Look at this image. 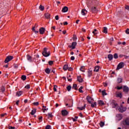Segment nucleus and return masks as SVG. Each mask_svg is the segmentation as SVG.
Instances as JSON below:
<instances>
[{
    "label": "nucleus",
    "instance_id": "obj_59",
    "mask_svg": "<svg viewBox=\"0 0 129 129\" xmlns=\"http://www.w3.org/2000/svg\"><path fill=\"white\" fill-rule=\"evenodd\" d=\"M125 8L126 10H127V11H129V6H126Z\"/></svg>",
    "mask_w": 129,
    "mask_h": 129
},
{
    "label": "nucleus",
    "instance_id": "obj_63",
    "mask_svg": "<svg viewBox=\"0 0 129 129\" xmlns=\"http://www.w3.org/2000/svg\"><path fill=\"white\" fill-rule=\"evenodd\" d=\"M19 102H20V101L19 100H18L16 103V105H19Z\"/></svg>",
    "mask_w": 129,
    "mask_h": 129
},
{
    "label": "nucleus",
    "instance_id": "obj_7",
    "mask_svg": "<svg viewBox=\"0 0 129 129\" xmlns=\"http://www.w3.org/2000/svg\"><path fill=\"white\" fill-rule=\"evenodd\" d=\"M45 29L44 27H41L39 29V33L41 35H43L45 33Z\"/></svg>",
    "mask_w": 129,
    "mask_h": 129
},
{
    "label": "nucleus",
    "instance_id": "obj_39",
    "mask_svg": "<svg viewBox=\"0 0 129 129\" xmlns=\"http://www.w3.org/2000/svg\"><path fill=\"white\" fill-rule=\"evenodd\" d=\"M100 124V126H101V127H102L103 126H104V122L103 121H101L99 123Z\"/></svg>",
    "mask_w": 129,
    "mask_h": 129
},
{
    "label": "nucleus",
    "instance_id": "obj_23",
    "mask_svg": "<svg viewBox=\"0 0 129 129\" xmlns=\"http://www.w3.org/2000/svg\"><path fill=\"white\" fill-rule=\"evenodd\" d=\"M116 96L117 97H119L120 98H121V97H122V94H121V93H118L116 94Z\"/></svg>",
    "mask_w": 129,
    "mask_h": 129
},
{
    "label": "nucleus",
    "instance_id": "obj_5",
    "mask_svg": "<svg viewBox=\"0 0 129 129\" xmlns=\"http://www.w3.org/2000/svg\"><path fill=\"white\" fill-rule=\"evenodd\" d=\"M118 110L120 112H124L126 110V107H123L122 105H121L118 109Z\"/></svg>",
    "mask_w": 129,
    "mask_h": 129
},
{
    "label": "nucleus",
    "instance_id": "obj_8",
    "mask_svg": "<svg viewBox=\"0 0 129 129\" xmlns=\"http://www.w3.org/2000/svg\"><path fill=\"white\" fill-rule=\"evenodd\" d=\"M68 111H67V110H62L61 111V114H62V115H63V116H65V115H68Z\"/></svg>",
    "mask_w": 129,
    "mask_h": 129
},
{
    "label": "nucleus",
    "instance_id": "obj_51",
    "mask_svg": "<svg viewBox=\"0 0 129 129\" xmlns=\"http://www.w3.org/2000/svg\"><path fill=\"white\" fill-rule=\"evenodd\" d=\"M39 120H40V121H42V120H43V117L42 116H40L38 118Z\"/></svg>",
    "mask_w": 129,
    "mask_h": 129
},
{
    "label": "nucleus",
    "instance_id": "obj_11",
    "mask_svg": "<svg viewBox=\"0 0 129 129\" xmlns=\"http://www.w3.org/2000/svg\"><path fill=\"white\" fill-rule=\"evenodd\" d=\"M116 117H117L118 121L121 120V119H122V115H121V114H117Z\"/></svg>",
    "mask_w": 129,
    "mask_h": 129
},
{
    "label": "nucleus",
    "instance_id": "obj_56",
    "mask_svg": "<svg viewBox=\"0 0 129 129\" xmlns=\"http://www.w3.org/2000/svg\"><path fill=\"white\" fill-rule=\"evenodd\" d=\"M71 60H75V57H74V56H71Z\"/></svg>",
    "mask_w": 129,
    "mask_h": 129
},
{
    "label": "nucleus",
    "instance_id": "obj_31",
    "mask_svg": "<svg viewBox=\"0 0 129 129\" xmlns=\"http://www.w3.org/2000/svg\"><path fill=\"white\" fill-rule=\"evenodd\" d=\"M82 89H83V87L81 86L80 87V88L79 89V92H80V93H83V91Z\"/></svg>",
    "mask_w": 129,
    "mask_h": 129
},
{
    "label": "nucleus",
    "instance_id": "obj_53",
    "mask_svg": "<svg viewBox=\"0 0 129 129\" xmlns=\"http://www.w3.org/2000/svg\"><path fill=\"white\" fill-rule=\"evenodd\" d=\"M125 33L126 34H127L128 35H129V29L127 28L126 31H125Z\"/></svg>",
    "mask_w": 129,
    "mask_h": 129
},
{
    "label": "nucleus",
    "instance_id": "obj_26",
    "mask_svg": "<svg viewBox=\"0 0 129 129\" xmlns=\"http://www.w3.org/2000/svg\"><path fill=\"white\" fill-rule=\"evenodd\" d=\"M103 33L104 34H107V27H103Z\"/></svg>",
    "mask_w": 129,
    "mask_h": 129
},
{
    "label": "nucleus",
    "instance_id": "obj_6",
    "mask_svg": "<svg viewBox=\"0 0 129 129\" xmlns=\"http://www.w3.org/2000/svg\"><path fill=\"white\" fill-rule=\"evenodd\" d=\"M76 45H77V42H73L72 44V45H69V48H72V49H75V47H76Z\"/></svg>",
    "mask_w": 129,
    "mask_h": 129
},
{
    "label": "nucleus",
    "instance_id": "obj_12",
    "mask_svg": "<svg viewBox=\"0 0 129 129\" xmlns=\"http://www.w3.org/2000/svg\"><path fill=\"white\" fill-rule=\"evenodd\" d=\"M27 59L28 61H29V62H33V58L32 57V56H31V55H27Z\"/></svg>",
    "mask_w": 129,
    "mask_h": 129
},
{
    "label": "nucleus",
    "instance_id": "obj_62",
    "mask_svg": "<svg viewBox=\"0 0 129 129\" xmlns=\"http://www.w3.org/2000/svg\"><path fill=\"white\" fill-rule=\"evenodd\" d=\"M79 116H80V117H83V115L82 114V113H79Z\"/></svg>",
    "mask_w": 129,
    "mask_h": 129
},
{
    "label": "nucleus",
    "instance_id": "obj_20",
    "mask_svg": "<svg viewBox=\"0 0 129 129\" xmlns=\"http://www.w3.org/2000/svg\"><path fill=\"white\" fill-rule=\"evenodd\" d=\"M22 94H23V91H18L16 93V96H21Z\"/></svg>",
    "mask_w": 129,
    "mask_h": 129
},
{
    "label": "nucleus",
    "instance_id": "obj_10",
    "mask_svg": "<svg viewBox=\"0 0 129 129\" xmlns=\"http://www.w3.org/2000/svg\"><path fill=\"white\" fill-rule=\"evenodd\" d=\"M68 10H69L68 7L65 6L62 8L61 12L62 13H67V12H68Z\"/></svg>",
    "mask_w": 129,
    "mask_h": 129
},
{
    "label": "nucleus",
    "instance_id": "obj_60",
    "mask_svg": "<svg viewBox=\"0 0 129 129\" xmlns=\"http://www.w3.org/2000/svg\"><path fill=\"white\" fill-rule=\"evenodd\" d=\"M63 25H64V26H67V25H68V22H64V23H63Z\"/></svg>",
    "mask_w": 129,
    "mask_h": 129
},
{
    "label": "nucleus",
    "instance_id": "obj_34",
    "mask_svg": "<svg viewBox=\"0 0 129 129\" xmlns=\"http://www.w3.org/2000/svg\"><path fill=\"white\" fill-rule=\"evenodd\" d=\"M35 113H36V109L32 110L31 112V114L32 115H34V114H35Z\"/></svg>",
    "mask_w": 129,
    "mask_h": 129
},
{
    "label": "nucleus",
    "instance_id": "obj_48",
    "mask_svg": "<svg viewBox=\"0 0 129 129\" xmlns=\"http://www.w3.org/2000/svg\"><path fill=\"white\" fill-rule=\"evenodd\" d=\"M51 128V125H47L45 127V129H50Z\"/></svg>",
    "mask_w": 129,
    "mask_h": 129
},
{
    "label": "nucleus",
    "instance_id": "obj_33",
    "mask_svg": "<svg viewBox=\"0 0 129 129\" xmlns=\"http://www.w3.org/2000/svg\"><path fill=\"white\" fill-rule=\"evenodd\" d=\"M48 118H52L53 117L52 113H48Z\"/></svg>",
    "mask_w": 129,
    "mask_h": 129
},
{
    "label": "nucleus",
    "instance_id": "obj_14",
    "mask_svg": "<svg viewBox=\"0 0 129 129\" xmlns=\"http://www.w3.org/2000/svg\"><path fill=\"white\" fill-rule=\"evenodd\" d=\"M77 80L80 83H82L83 82V79H82V78H81V76H78L77 77Z\"/></svg>",
    "mask_w": 129,
    "mask_h": 129
},
{
    "label": "nucleus",
    "instance_id": "obj_49",
    "mask_svg": "<svg viewBox=\"0 0 129 129\" xmlns=\"http://www.w3.org/2000/svg\"><path fill=\"white\" fill-rule=\"evenodd\" d=\"M14 68L17 69H18L19 68V66H18V64H14Z\"/></svg>",
    "mask_w": 129,
    "mask_h": 129
},
{
    "label": "nucleus",
    "instance_id": "obj_61",
    "mask_svg": "<svg viewBox=\"0 0 129 129\" xmlns=\"http://www.w3.org/2000/svg\"><path fill=\"white\" fill-rule=\"evenodd\" d=\"M68 80L70 82H71V81H72V79H69V77H68Z\"/></svg>",
    "mask_w": 129,
    "mask_h": 129
},
{
    "label": "nucleus",
    "instance_id": "obj_9",
    "mask_svg": "<svg viewBox=\"0 0 129 129\" xmlns=\"http://www.w3.org/2000/svg\"><path fill=\"white\" fill-rule=\"evenodd\" d=\"M88 77H91V76L92 75V69L90 68L88 71Z\"/></svg>",
    "mask_w": 129,
    "mask_h": 129
},
{
    "label": "nucleus",
    "instance_id": "obj_52",
    "mask_svg": "<svg viewBox=\"0 0 129 129\" xmlns=\"http://www.w3.org/2000/svg\"><path fill=\"white\" fill-rule=\"evenodd\" d=\"M68 70H69V71H73V69L71 67L68 68Z\"/></svg>",
    "mask_w": 129,
    "mask_h": 129
},
{
    "label": "nucleus",
    "instance_id": "obj_17",
    "mask_svg": "<svg viewBox=\"0 0 129 129\" xmlns=\"http://www.w3.org/2000/svg\"><path fill=\"white\" fill-rule=\"evenodd\" d=\"M81 13L83 16H85L87 14V11L86 9H82Z\"/></svg>",
    "mask_w": 129,
    "mask_h": 129
},
{
    "label": "nucleus",
    "instance_id": "obj_41",
    "mask_svg": "<svg viewBox=\"0 0 129 129\" xmlns=\"http://www.w3.org/2000/svg\"><path fill=\"white\" fill-rule=\"evenodd\" d=\"M113 58H114V59H117V58H118V55H117V53H115L114 54Z\"/></svg>",
    "mask_w": 129,
    "mask_h": 129
},
{
    "label": "nucleus",
    "instance_id": "obj_2",
    "mask_svg": "<svg viewBox=\"0 0 129 129\" xmlns=\"http://www.w3.org/2000/svg\"><path fill=\"white\" fill-rule=\"evenodd\" d=\"M123 127L126 128L125 125H129V118H126L124 120L122 121Z\"/></svg>",
    "mask_w": 129,
    "mask_h": 129
},
{
    "label": "nucleus",
    "instance_id": "obj_38",
    "mask_svg": "<svg viewBox=\"0 0 129 129\" xmlns=\"http://www.w3.org/2000/svg\"><path fill=\"white\" fill-rule=\"evenodd\" d=\"M72 88V87H71V86L69 85L67 87V89L68 90V91H71V89Z\"/></svg>",
    "mask_w": 129,
    "mask_h": 129
},
{
    "label": "nucleus",
    "instance_id": "obj_29",
    "mask_svg": "<svg viewBox=\"0 0 129 129\" xmlns=\"http://www.w3.org/2000/svg\"><path fill=\"white\" fill-rule=\"evenodd\" d=\"M77 84H73V88L74 89H75V90H77Z\"/></svg>",
    "mask_w": 129,
    "mask_h": 129
},
{
    "label": "nucleus",
    "instance_id": "obj_21",
    "mask_svg": "<svg viewBox=\"0 0 129 129\" xmlns=\"http://www.w3.org/2000/svg\"><path fill=\"white\" fill-rule=\"evenodd\" d=\"M86 106V104H84V106L81 107H78L77 109H80V110H83V109H85Z\"/></svg>",
    "mask_w": 129,
    "mask_h": 129
},
{
    "label": "nucleus",
    "instance_id": "obj_46",
    "mask_svg": "<svg viewBox=\"0 0 129 129\" xmlns=\"http://www.w3.org/2000/svg\"><path fill=\"white\" fill-rule=\"evenodd\" d=\"M25 88H26V89H30V85H27L25 87Z\"/></svg>",
    "mask_w": 129,
    "mask_h": 129
},
{
    "label": "nucleus",
    "instance_id": "obj_58",
    "mask_svg": "<svg viewBox=\"0 0 129 129\" xmlns=\"http://www.w3.org/2000/svg\"><path fill=\"white\" fill-rule=\"evenodd\" d=\"M56 86H54V87H53V90L54 91H57V89L56 88Z\"/></svg>",
    "mask_w": 129,
    "mask_h": 129
},
{
    "label": "nucleus",
    "instance_id": "obj_44",
    "mask_svg": "<svg viewBox=\"0 0 129 129\" xmlns=\"http://www.w3.org/2000/svg\"><path fill=\"white\" fill-rule=\"evenodd\" d=\"M33 105H35V106H38L39 105V102H35L33 103Z\"/></svg>",
    "mask_w": 129,
    "mask_h": 129
},
{
    "label": "nucleus",
    "instance_id": "obj_3",
    "mask_svg": "<svg viewBox=\"0 0 129 129\" xmlns=\"http://www.w3.org/2000/svg\"><path fill=\"white\" fill-rule=\"evenodd\" d=\"M13 59H14V56H13L12 55H8V56H7V57L5 60V63H8V62H10V61H12V60H13Z\"/></svg>",
    "mask_w": 129,
    "mask_h": 129
},
{
    "label": "nucleus",
    "instance_id": "obj_43",
    "mask_svg": "<svg viewBox=\"0 0 129 129\" xmlns=\"http://www.w3.org/2000/svg\"><path fill=\"white\" fill-rule=\"evenodd\" d=\"M84 67H81L80 69V71H82V72H85V71H84Z\"/></svg>",
    "mask_w": 129,
    "mask_h": 129
},
{
    "label": "nucleus",
    "instance_id": "obj_27",
    "mask_svg": "<svg viewBox=\"0 0 129 129\" xmlns=\"http://www.w3.org/2000/svg\"><path fill=\"white\" fill-rule=\"evenodd\" d=\"M90 104H91V106L92 107H96V105L97 104L96 102H94V103H90Z\"/></svg>",
    "mask_w": 129,
    "mask_h": 129
},
{
    "label": "nucleus",
    "instance_id": "obj_64",
    "mask_svg": "<svg viewBox=\"0 0 129 129\" xmlns=\"http://www.w3.org/2000/svg\"><path fill=\"white\" fill-rule=\"evenodd\" d=\"M72 119L73 120V121L75 122V121H77V119L74 118H72Z\"/></svg>",
    "mask_w": 129,
    "mask_h": 129
},
{
    "label": "nucleus",
    "instance_id": "obj_47",
    "mask_svg": "<svg viewBox=\"0 0 129 129\" xmlns=\"http://www.w3.org/2000/svg\"><path fill=\"white\" fill-rule=\"evenodd\" d=\"M102 95H106L107 94L106 93V92H105V91H102Z\"/></svg>",
    "mask_w": 129,
    "mask_h": 129
},
{
    "label": "nucleus",
    "instance_id": "obj_32",
    "mask_svg": "<svg viewBox=\"0 0 129 129\" xmlns=\"http://www.w3.org/2000/svg\"><path fill=\"white\" fill-rule=\"evenodd\" d=\"M34 57H33V60H36V59H38V58H40V56L39 54H36L34 55Z\"/></svg>",
    "mask_w": 129,
    "mask_h": 129
},
{
    "label": "nucleus",
    "instance_id": "obj_50",
    "mask_svg": "<svg viewBox=\"0 0 129 129\" xmlns=\"http://www.w3.org/2000/svg\"><path fill=\"white\" fill-rule=\"evenodd\" d=\"M117 89L118 90H120V89H122V86H121V87L117 86Z\"/></svg>",
    "mask_w": 129,
    "mask_h": 129
},
{
    "label": "nucleus",
    "instance_id": "obj_15",
    "mask_svg": "<svg viewBox=\"0 0 129 129\" xmlns=\"http://www.w3.org/2000/svg\"><path fill=\"white\" fill-rule=\"evenodd\" d=\"M90 11L91 12H92V13H96L97 12V9L96 7H92Z\"/></svg>",
    "mask_w": 129,
    "mask_h": 129
},
{
    "label": "nucleus",
    "instance_id": "obj_22",
    "mask_svg": "<svg viewBox=\"0 0 129 129\" xmlns=\"http://www.w3.org/2000/svg\"><path fill=\"white\" fill-rule=\"evenodd\" d=\"M98 104H99L100 105H105V103H104V102H103V101L102 100H99Z\"/></svg>",
    "mask_w": 129,
    "mask_h": 129
},
{
    "label": "nucleus",
    "instance_id": "obj_42",
    "mask_svg": "<svg viewBox=\"0 0 129 129\" xmlns=\"http://www.w3.org/2000/svg\"><path fill=\"white\" fill-rule=\"evenodd\" d=\"M6 90V88H5V87H4V86H2V87H1V91L2 92H5V91Z\"/></svg>",
    "mask_w": 129,
    "mask_h": 129
},
{
    "label": "nucleus",
    "instance_id": "obj_1",
    "mask_svg": "<svg viewBox=\"0 0 129 129\" xmlns=\"http://www.w3.org/2000/svg\"><path fill=\"white\" fill-rule=\"evenodd\" d=\"M48 48L45 47L42 51V55L44 57H49L50 56V51H48Z\"/></svg>",
    "mask_w": 129,
    "mask_h": 129
},
{
    "label": "nucleus",
    "instance_id": "obj_55",
    "mask_svg": "<svg viewBox=\"0 0 129 129\" xmlns=\"http://www.w3.org/2000/svg\"><path fill=\"white\" fill-rule=\"evenodd\" d=\"M55 19L56 21H58V20H59V16L56 15L55 17Z\"/></svg>",
    "mask_w": 129,
    "mask_h": 129
},
{
    "label": "nucleus",
    "instance_id": "obj_16",
    "mask_svg": "<svg viewBox=\"0 0 129 129\" xmlns=\"http://www.w3.org/2000/svg\"><path fill=\"white\" fill-rule=\"evenodd\" d=\"M123 90L124 92H128V87L126 86H124L123 88Z\"/></svg>",
    "mask_w": 129,
    "mask_h": 129
},
{
    "label": "nucleus",
    "instance_id": "obj_37",
    "mask_svg": "<svg viewBox=\"0 0 129 129\" xmlns=\"http://www.w3.org/2000/svg\"><path fill=\"white\" fill-rule=\"evenodd\" d=\"M117 82L118 83H121L122 82V79L121 78H119L117 79Z\"/></svg>",
    "mask_w": 129,
    "mask_h": 129
},
{
    "label": "nucleus",
    "instance_id": "obj_24",
    "mask_svg": "<svg viewBox=\"0 0 129 129\" xmlns=\"http://www.w3.org/2000/svg\"><path fill=\"white\" fill-rule=\"evenodd\" d=\"M68 64H64L63 67V70H64V71H66L67 70H68Z\"/></svg>",
    "mask_w": 129,
    "mask_h": 129
},
{
    "label": "nucleus",
    "instance_id": "obj_13",
    "mask_svg": "<svg viewBox=\"0 0 129 129\" xmlns=\"http://www.w3.org/2000/svg\"><path fill=\"white\" fill-rule=\"evenodd\" d=\"M87 100L89 102V103H91V101L93 100V99L90 96H87Z\"/></svg>",
    "mask_w": 129,
    "mask_h": 129
},
{
    "label": "nucleus",
    "instance_id": "obj_30",
    "mask_svg": "<svg viewBox=\"0 0 129 129\" xmlns=\"http://www.w3.org/2000/svg\"><path fill=\"white\" fill-rule=\"evenodd\" d=\"M21 79L23 80V81H25L27 79V77L25 75H23L21 77Z\"/></svg>",
    "mask_w": 129,
    "mask_h": 129
},
{
    "label": "nucleus",
    "instance_id": "obj_28",
    "mask_svg": "<svg viewBox=\"0 0 129 129\" xmlns=\"http://www.w3.org/2000/svg\"><path fill=\"white\" fill-rule=\"evenodd\" d=\"M45 17L46 18V19H50V14L49 13H45Z\"/></svg>",
    "mask_w": 129,
    "mask_h": 129
},
{
    "label": "nucleus",
    "instance_id": "obj_4",
    "mask_svg": "<svg viewBox=\"0 0 129 129\" xmlns=\"http://www.w3.org/2000/svg\"><path fill=\"white\" fill-rule=\"evenodd\" d=\"M123 67H124V62H121L117 65L116 70H119V69H121Z\"/></svg>",
    "mask_w": 129,
    "mask_h": 129
},
{
    "label": "nucleus",
    "instance_id": "obj_40",
    "mask_svg": "<svg viewBox=\"0 0 129 129\" xmlns=\"http://www.w3.org/2000/svg\"><path fill=\"white\" fill-rule=\"evenodd\" d=\"M116 106H117V104L114 103H112V108H115V107H116Z\"/></svg>",
    "mask_w": 129,
    "mask_h": 129
},
{
    "label": "nucleus",
    "instance_id": "obj_35",
    "mask_svg": "<svg viewBox=\"0 0 129 129\" xmlns=\"http://www.w3.org/2000/svg\"><path fill=\"white\" fill-rule=\"evenodd\" d=\"M39 9H40V11H43L45 9V7L42 5H40Z\"/></svg>",
    "mask_w": 129,
    "mask_h": 129
},
{
    "label": "nucleus",
    "instance_id": "obj_36",
    "mask_svg": "<svg viewBox=\"0 0 129 129\" xmlns=\"http://www.w3.org/2000/svg\"><path fill=\"white\" fill-rule=\"evenodd\" d=\"M93 34H94V36H96L97 34V29H94V31L92 32Z\"/></svg>",
    "mask_w": 129,
    "mask_h": 129
},
{
    "label": "nucleus",
    "instance_id": "obj_57",
    "mask_svg": "<svg viewBox=\"0 0 129 129\" xmlns=\"http://www.w3.org/2000/svg\"><path fill=\"white\" fill-rule=\"evenodd\" d=\"M66 106H68V107H72V106H73V105H72V106H70V105H69V104H66Z\"/></svg>",
    "mask_w": 129,
    "mask_h": 129
},
{
    "label": "nucleus",
    "instance_id": "obj_19",
    "mask_svg": "<svg viewBox=\"0 0 129 129\" xmlns=\"http://www.w3.org/2000/svg\"><path fill=\"white\" fill-rule=\"evenodd\" d=\"M108 59H109V61H111L112 59H113V55L112 54H110L108 55Z\"/></svg>",
    "mask_w": 129,
    "mask_h": 129
},
{
    "label": "nucleus",
    "instance_id": "obj_18",
    "mask_svg": "<svg viewBox=\"0 0 129 129\" xmlns=\"http://www.w3.org/2000/svg\"><path fill=\"white\" fill-rule=\"evenodd\" d=\"M99 68H100V67L98 66H96L94 70V72H98L99 71Z\"/></svg>",
    "mask_w": 129,
    "mask_h": 129
},
{
    "label": "nucleus",
    "instance_id": "obj_25",
    "mask_svg": "<svg viewBox=\"0 0 129 129\" xmlns=\"http://www.w3.org/2000/svg\"><path fill=\"white\" fill-rule=\"evenodd\" d=\"M45 72L46 73V74H50V72H51V70L49 68H47L45 70Z\"/></svg>",
    "mask_w": 129,
    "mask_h": 129
},
{
    "label": "nucleus",
    "instance_id": "obj_54",
    "mask_svg": "<svg viewBox=\"0 0 129 129\" xmlns=\"http://www.w3.org/2000/svg\"><path fill=\"white\" fill-rule=\"evenodd\" d=\"M8 128H9V129H15V128H16V127H15L14 126H9Z\"/></svg>",
    "mask_w": 129,
    "mask_h": 129
},
{
    "label": "nucleus",
    "instance_id": "obj_45",
    "mask_svg": "<svg viewBox=\"0 0 129 129\" xmlns=\"http://www.w3.org/2000/svg\"><path fill=\"white\" fill-rule=\"evenodd\" d=\"M48 64L49 65H53V64H54V61H53L52 60H50L48 61Z\"/></svg>",
    "mask_w": 129,
    "mask_h": 129
}]
</instances>
